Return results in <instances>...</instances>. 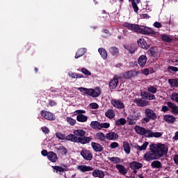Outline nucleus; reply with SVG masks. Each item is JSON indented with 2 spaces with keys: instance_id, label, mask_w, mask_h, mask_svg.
Returning <instances> with one entry per match:
<instances>
[{
  "instance_id": "obj_1",
  "label": "nucleus",
  "mask_w": 178,
  "mask_h": 178,
  "mask_svg": "<svg viewBox=\"0 0 178 178\" xmlns=\"http://www.w3.org/2000/svg\"><path fill=\"white\" fill-rule=\"evenodd\" d=\"M86 131L83 129H75L73 131V134H69L66 136L67 141H72V143H77L80 144H88L92 137H84Z\"/></svg>"
},
{
  "instance_id": "obj_2",
  "label": "nucleus",
  "mask_w": 178,
  "mask_h": 178,
  "mask_svg": "<svg viewBox=\"0 0 178 178\" xmlns=\"http://www.w3.org/2000/svg\"><path fill=\"white\" fill-rule=\"evenodd\" d=\"M123 27H126L128 30L134 31L135 33H140V34H154V29L145 26H139L134 24H129L124 22L122 24Z\"/></svg>"
},
{
  "instance_id": "obj_3",
  "label": "nucleus",
  "mask_w": 178,
  "mask_h": 178,
  "mask_svg": "<svg viewBox=\"0 0 178 178\" xmlns=\"http://www.w3.org/2000/svg\"><path fill=\"white\" fill-rule=\"evenodd\" d=\"M78 91L83 92L86 95H89L92 98H98L102 94V90L99 87L95 88H78Z\"/></svg>"
},
{
  "instance_id": "obj_4",
  "label": "nucleus",
  "mask_w": 178,
  "mask_h": 178,
  "mask_svg": "<svg viewBox=\"0 0 178 178\" xmlns=\"http://www.w3.org/2000/svg\"><path fill=\"white\" fill-rule=\"evenodd\" d=\"M143 159L146 161V162H151V161L159 159V157L152 145H150L149 146V151L144 154Z\"/></svg>"
},
{
  "instance_id": "obj_5",
  "label": "nucleus",
  "mask_w": 178,
  "mask_h": 178,
  "mask_svg": "<svg viewBox=\"0 0 178 178\" xmlns=\"http://www.w3.org/2000/svg\"><path fill=\"white\" fill-rule=\"evenodd\" d=\"M152 145L154 147V150L156 151V153L157 154L159 158H161L163 156V155H166V154H168V145L161 143L152 144Z\"/></svg>"
},
{
  "instance_id": "obj_6",
  "label": "nucleus",
  "mask_w": 178,
  "mask_h": 178,
  "mask_svg": "<svg viewBox=\"0 0 178 178\" xmlns=\"http://www.w3.org/2000/svg\"><path fill=\"white\" fill-rule=\"evenodd\" d=\"M83 113H86L84 110H76L74 112V115L76 116V120L81 123H85V122L88 120V117L84 115Z\"/></svg>"
},
{
  "instance_id": "obj_7",
  "label": "nucleus",
  "mask_w": 178,
  "mask_h": 178,
  "mask_svg": "<svg viewBox=\"0 0 178 178\" xmlns=\"http://www.w3.org/2000/svg\"><path fill=\"white\" fill-rule=\"evenodd\" d=\"M40 115L44 118V119H46V120L54 121L56 119L55 115L49 111H41Z\"/></svg>"
},
{
  "instance_id": "obj_8",
  "label": "nucleus",
  "mask_w": 178,
  "mask_h": 178,
  "mask_svg": "<svg viewBox=\"0 0 178 178\" xmlns=\"http://www.w3.org/2000/svg\"><path fill=\"white\" fill-rule=\"evenodd\" d=\"M145 115L146 118H149L150 120H156V113L151 108H146L145 110Z\"/></svg>"
},
{
  "instance_id": "obj_9",
  "label": "nucleus",
  "mask_w": 178,
  "mask_h": 178,
  "mask_svg": "<svg viewBox=\"0 0 178 178\" xmlns=\"http://www.w3.org/2000/svg\"><path fill=\"white\" fill-rule=\"evenodd\" d=\"M111 102L113 106L117 109H124V104H123V102L119 99H111Z\"/></svg>"
},
{
  "instance_id": "obj_10",
  "label": "nucleus",
  "mask_w": 178,
  "mask_h": 178,
  "mask_svg": "<svg viewBox=\"0 0 178 178\" xmlns=\"http://www.w3.org/2000/svg\"><path fill=\"white\" fill-rule=\"evenodd\" d=\"M81 155L86 161H91L92 159V153L90 150L83 149L81 151Z\"/></svg>"
},
{
  "instance_id": "obj_11",
  "label": "nucleus",
  "mask_w": 178,
  "mask_h": 178,
  "mask_svg": "<svg viewBox=\"0 0 178 178\" xmlns=\"http://www.w3.org/2000/svg\"><path fill=\"white\" fill-rule=\"evenodd\" d=\"M54 170L56 171V173L58 172L60 173V175H62L63 172H67L69 170V168H67V165H54L52 166Z\"/></svg>"
},
{
  "instance_id": "obj_12",
  "label": "nucleus",
  "mask_w": 178,
  "mask_h": 178,
  "mask_svg": "<svg viewBox=\"0 0 178 178\" xmlns=\"http://www.w3.org/2000/svg\"><path fill=\"white\" fill-rule=\"evenodd\" d=\"M77 170L81 172V173H86V172H92L94 168L91 166L86 165H80L76 167Z\"/></svg>"
},
{
  "instance_id": "obj_13",
  "label": "nucleus",
  "mask_w": 178,
  "mask_h": 178,
  "mask_svg": "<svg viewBox=\"0 0 178 178\" xmlns=\"http://www.w3.org/2000/svg\"><path fill=\"white\" fill-rule=\"evenodd\" d=\"M147 54L153 58H159L161 56V53L158 51V49L156 47H152L147 51Z\"/></svg>"
},
{
  "instance_id": "obj_14",
  "label": "nucleus",
  "mask_w": 178,
  "mask_h": 178,
  "mask_svg": "<svg viewBox=\"0 0 178 178\" xmlns=\"http://www.w3.org/2000/svg\"><path fill=\"white\" fill-rule=\"evenodd\" d=\"M106 138L111 141H115V140L119 138V135L116 132L111 131L106 134Z\"/></svg>"
},
{
  "instance_id": "obj_15",
  "label": "nucleus",
  "mask_w": 178,
  "mask_h": 178,
  "mask_svg": "<svg viewBox=\"0 0 178 178\" xmlns=\"http://www.w3.org/2000/svg\"><path fill=\"white\" fill-rule=\"evenodd\" d=\"M93 177L96 178H104L105 172L101 170L96 169L92 172Z\"/></svg>"
},
{
  "instance_id": "obj_16",
  "label": "nucleus",
  "mask_w": 178,
  "mask_h": 178,
  "mask_svg": "<svg viewBox=\"0 0 178 178\" xmlns=\"http://www.w3.org/2000/svg\"><path fill=\"white\" fill-rule=\"evenodd\" d=\"M91 147L95 150V152H102L104 151V147L99 143L93 142L91 143Z\"/></svg>"
},
{
  "instance_id": "obj_17",
  "label": "nucleus",
  "mask_w": 178,
  "mask_h": 178,
  "mask_svg": "<svg viewBox=\"0 0 178 178\" xmlns=\"http://www.w3.org/2000/svg\"><path fill=\"white\" fill-rule=\"evenodd\" d=\"M167 105L168 108L171 109V112L173 113V115H178V106L172 103V102H167Z\"/></svg>"
},
{
  "instance_id": "obj_18",
  "label": "nucleus",
  "mask_w": 178,
  "mask_h": 178,
  "mask_svg": "<svg viewBox=\"0 0 178 178\" xmlns=\"http://www.w3.org/2000/svg\"><path fill=\"white\" fill-rule=\"evenodd\" d=\"M147 56L142 55L138 59V63L140 66V67H144L147 64Z\"/></svg>"
},
{
  "instance_id": "obj_19",
  "label": "nucleus",
  "mask_w": 178,
  "mask_h": 178,
  "mask_svg": "<svg viewBox=\"0 0 178 178\" xmlns=\"http://www.w3.org/2000/svg\"><path fill=\"white\" fill-rule=\"evenodd\" d=\"M47 158L51 162L55 163L58 161V155L54 152H49L47 154Z\"/></svg>"
},
{
  "instance_id": "obj_20",
  "label": "nucleus",
  "mask_w": 178,
  "mask_h": 178,
  "mask_svg": "<svg viewBox=\"0 0 178 178\" xmlns=\"http://www.w3.org/2000/svg\"><path fill=\"white\" fill-rule=\"evenodd\" d=\"M129 168H131V169H134V170L137 169H141V168H143V163L136 161H132L129 163Z\"/></svg>"
},
{
  "instance_id": "obj_21",
  "label": "nucleus",
  "mask_w": 178,
  "mask_h": 178,
  "mask_svg": "<svg viewBox=\"0 0 178 178\" xmlns=\"http://www.w3.org/2000/svg\"><path fill=\"white\" fill-rule=\"evenodd\" d=\"M163 120H165V122L170 124L175 123V122H176V118L172 115H164Z\"/></svg>"
},
{
  "instance_id": "obj_22",
  "label": "nucleus",
  "mask_w": 178,
  "mask_h": 178,
  "mask_svg": "<svg viewBox=\"0 0 178 178\" xmlns=\"http://www.w3.org/2000/svg\"><path fill=\"white\" fill-rule=\"evenodd\" d=\"M138 74V72L136 71H128L123 74L124 79H131V77H134V76H137Z\"/></svg>"
},
{
  "instance_id": "obj_23",
  "label": "nucleus",
  "mask_w": 178,
  "mask_h": 178,
  "mask_svg": "<svg viewBox=\"0 0 178 178\" xmlns=\"http://www.w3.org/2000/svg\"><path fill=\"white\" fill-rule=\"evenodd\" d=\"M95 138L99 141H105L106 140V135L104 132H98L95 134Z\"/></svg>"
},
{
  "instance_id": "obj_24",
  "label": "nucleus",
  "mask_w": 178,
  "mask_h": 178,
  "mask_svg": "<svg viewBox=\"0 0 178 178\" xmlns=\"http://www.w3.org/2000/svg\"><path fill=\"white\" fill-rule=\"evenodd\" d=\"M119 83V79L118 78H113L109 83V88L111 90H115L116 87H118V84Z\"/></svg>"
},
{
  "instance_id": "obj_25",
  "label": "nucleus",
  "mask_w": 178,
  "mask_h": 178,
  "mask_svg": "<svg viewBox=\"0 0 178 178\" xmlns=\"http://www.w3.org/2000/svg\"><path fill=\"white\" fill-rule=\"evenodd\" d=\"M138 45L143 49H148V48H149V46L148 44H147V42H145V40L144 39H139L138 40Z\"/></svg>"
},
{
  "instance_id": "obj_26",
  "label": "nucleus",
  "mask_w": 178,
  "mask_h": 178,
  "mask_svg": "<svg viewBox=\"0 0 178 178\" xmlns=\"http://www.w3.org/2000/svg\"><path fill=\"white\" fill-rule=\"evenodd\" d=\"M134 130L137 134H139L140 136H144L145 133V128L140 127L138 125H136L134 127Z\"/></svg>"
},
{
  "instance_id": "obj_27",
  "label": "nucleus",
  "mask_w": 178,
  "mask_h": 178,
  "mask_svg": "<svg viewBox=\"0 0 178 178\" xmlns=\"http://www.w3.org/2000/svg\"><path fill=\"white\" fill-rule=\"evenodd\" d=\"M116 169H118V172L121 173V175H126L127 173V168L124 167V165H122L120 164H117L115 165Z\"/></svg>"
},
{
  "instance_id": "obj_28",
  "label": "nucleus",
  "mask_w": 178,
  "mask_h": 178,
  "mask_svg": "<svg viewBox=\"0 0 178 178\" xmlns=\"http://www.w3.org/2000/svg\"><path fill=\"white\" fill-rule=\"evenodd\" d=\"M149 144V143L148 142H145L141 146H140L138 145H135L134 148H136V149H137V151H145V149H147V147H148Z\"/></svg>"
},
{
  "instance_id": "obj_29",
  "label": "nucleus",
  "mask_w": 178,
  "mask_h": 178,
  "mask_svg": "<svg viewBox=\"0 0 178 178\" xmlns=\"http://www.w3.org/2000/svg\"><path fill=\"white\" fill-rule=\"evenodd\" d=\"M134 103L138 105V106H147L148 102L143 100V99H134Z\"/></svg>"
},
{
  "instance_id": "obj_30",
  "label": "nucleus",
  "mask_w": 178,
  "mask_h": 178,
  "mask_svg": "<svg viewBox=\"0 0 178 178\" xmlns=\"http://www.w3.org/2000/svg\"><path fill=\"white\" fill-rule=\"evenodd\" d=\"M90 127L95 130H101V122L98 121H92L90 122Z\"/></svg>"
},
{
  "instance_id": "obj_31",
  "label": "nucleus",
  "mask_w": 178,
  "mask_h": 178,
  "mask_svg": "<svg viewBox=\"0 0 178 178\" xmlns=\"http://www.w3.org/2000/svg\"><path fill=\"white\" fill-rule=\"evenodd\" d=\"M57 152L60 154V155H66L67 154V150L65 147L60 145L58 147H56Z\"/></svg>"
},
{
  "instance_id": "obj_32",
  "label": "nucleus",
  "mask_w": 178,
  "mask_h": 178,
  "mask_svg": "<svg viewBox=\"0 0 178 178\" xmlns=\"http://www.w3.org/2000/svg\"><path fill=\"white\" fill-rule=\"evenodd\" d=\"M86 52H87V49H85V48L80 49L79 50H78V51L75 54V59H79V58H80L81 56H83V55H84V54H86Z\"/></svg>"
},
{
  "instance_id": "obj_33",
  "label": "nucleus",
  "mask_w": 178,
  "mask_h": 178,
  "mask_svg": "<svg viewBox=\"0 0 178 178\" xmlns=\"http://www.w3.org/2000/svg\"><path fill=\"white\" fill-rule=\"evenodd\" d=\"M106 118H108V119H113L115 118V111L112 109H108L105 113Z\"/></svg>"
},
{
  "instance_id": "obj_34",
  "label": "nucleus",
  "mask_w": 178,
  "mask_h": 178,
  "mask_svg": "<svg viewBox=\"0 0 178 178\" xmlns=\"http://www.w3.org/2000/svg\"><path fill=\"white\" fill-rule=\"evenodd\" d=\"M98 51H99V53L101 55L102 58L106 59V58H108V53L106 52V50H105V49L99 48L98 49Z\"/></svg>"
},
{
  "instance_id": "obj_35",
  "label": "nucleus",
  "mask_w": 178,
  "mask_h": 178,
  "mask_svg": "<svg viewBox=\"0 0 178 178\" xmlns=\"http://www.w3.org/2000/svg\"><path fill=\"white\" fill-rule=\"evenodd\" d=\"M130 117L134 119V120H140V118H141V113H140V111H135L131 115H130Z\"/></svg>"
},
{
  "instance_id": "obj_36",
  "label": "nucleus",
  "mask_w": 178,
  "mask_h": 178,
  "mask_svg": "<svg viewBox=\"0 0 178 178\" xmlns=\"http://www.w3.org/2000/svg\"><path fill=\"white\" fill-rule=\"evenodd\" d=\"M127 123V121L124 118H120L115 121L116 126H124Z\"/></svg>"
},
{
  "instance_id": "obj_37",
  "label": "nucleus",
  "mask_w": 178,
  "mask_h": 178,
  "mask_svg": "<svg viewBox=\"0 0 178 178\" xmlns=\"http://www.w3.org/2000/svg\"><path fill=\"white\" fill-rule=\"evenodd\" d=\"M154 131L151 129H145V134L143 136L146 137L147 138H153Z\"/></svg>"
},
{
  "instance_id": "obj_38",
  "label": "nucleus",
  "mask_w": 178,
  "mask_h": 178,
  "mask_svg": "<svg viewBox=\"0 0 178 178\" xmlns=\"http://www.w3.org/2000/svg\"><path fill=\"white\" fill-rule=\"evenodd\" d=\"M123 148H124V152H126V154H130V145L129 144V142H124L123 143V145H122Z\"/></svg>"
},
{
  "instance_id": "obj_39",
  "label": "nucleus",
  "mask_w": 178,
  "mask_h": 178,
  "mask_svg": "<svg viewBox=\"0 0 178 178\" xmlns=\"http://www.w3.org/2000/svg\"><path fill=\"white\" fill-rule=\"evenodd\" d=\"M151 166L152 168L159 169L160 168H162V163H161V161H154L152 162Z\"/></svg>"
},
{
  "instance_id": "obj_40",
  "label": "nucleus",
  "mask_w": 178,
  "mask_h": 178,
  "mask_svg": "<svg viewBox=\"0 0 178 178\" xmlns=\"http://www.w3.org/2000/svg\"><path fill=\"white\" fill-rule=\"evenodd\" d=\"M109 51L113 56H118L119 55V49L117 47H111Z\"/></svg>"
},
{
  "instance_id": "obj_41",
  "label": "nucleus",
  "mask_w": 178,
  "mask_h": 178,
  "mask_svg": "<svg viewBox=\"0 0 178 178\" xmlns=\"http://www.w3.org/2000/svg\"><path fill=\"white\" fill-rule=\"evenodd\" d=\"M69 76L72 79H83L84 77L83 74H76L74 72L69 73Z\"/></svg>"
},
{
  "instance_id": "obj_42",
  "label": "nucleus",
  "mask_w": 178,
  "mask_h": 178,
  "mask_svg": "<svg viewBox=\"0 0 178 178\" xmlns=\"http://www.w3.org/2000/svg\"><path fill=\"white\" fill-rule=\"evenodd\" d=\"M168 83L171 87H178V79H168Z\"/></svg>"
},
{
  "instance_id": "obj_43",
  "label": "nucleus",
  "mask_w": 178,
  "mask_h": 178,
  "mask_svg": "<svg viewBox=\"0 0 178 178\" xmlns=\"http://www.w3.org/2000/svg\"><path fill=\"white\" fill-rule=\"evenodd\" d=\"M145 97L146 98V99H149V101L155 99V95H154L148 92H145Z\"/></svg>"
},
{
  "instance_id": "obj_44",
  "label": "nucleus",
  "mask_w": 178,
  "mask_h": 178,
  "mask_svg": "<svg viewBox=\"0 0 178 178\" xmlns=\"http://www.w3.org/2000/svg\"><path fill=\"white\" fill-rule=\"evenodd\" d=\"M108 159L113 162V163H120V159L119 157H108Z\"/></svg>"
},
{
  "instance_id": "obj_45",
  "label": "nucleus",
  "mask_w": 178,
  "mask_h": 178,
  "mask_svg": "<svg viewBox=\"0 0 178 178\" xmlns=\"http://www.w3.org/2000/svg\"><path fill=\"white\" fill-rule=\"evenodd\" d=\"M111 127V124L109 122H100V130H102V129H109Z\"/></svg>"
},
{
  "instance_id": "obj_46",
  "label": "nucleus",
  "mask_w": 178,
  "mask_h": 178,
  "mask_svg": "<svg viewBox=\"0 0 178 178\" xmlns=\"http://www.w3.org/2000/svg\"><path fill=\"white\" fill-rule=\"evenodd\" d=\"M136 122H137V120L133 119L131 116L127 118V123L130 126H133V125L136 124Z\"/></svg>"
},
{
  "instance_id": "obj_47",
  "label": "nucleus",
  "mask_w": 178,
  "mask_h": 178,
  "mask_svg": "<svg viewBox=\"0 0 178 178\" xmlns=\"http://www.w3.org/2000/svg\"><path fill=\"white\" fill-rule=\"evenodd\" d=\"M67 122L71 126H74V124H76V120H74V119H73V118H72L70 117H67Z\"/></svg>"
},
{
  "instance_id": "obj_48",
  "label": "nucleus",
  "mask_w": 178,
  "mask_h": 178,
  "mask_svg": "<svg viewBox=\"0 0 178 178\" xmlns=\"http://www.w3.org/2000/svg\"><path fill=\"white\" fill-rule=\"evenodd\" d=\"M170 98L172 101H175V102H178V94L174 92L171 95Z\"/></svg>"
},
{
  "instance_id": "obj_49",
  "label": "nucleus",
  "mask_w": 178,
  "mask_h": 178,
  "mask_svg": "<svg viewBox=\"0 0 178 178\" xmlns=\"http://www.w3.org/2000/svg\"><path fill=\"white\" fill-rule=\"evenodd\" d=\"M56 136L59 140H66V136L63 134L58 132L56 134Z\"/></svg>"
},
{
  "instance_id": "obj_50",
  "label": "nucleus",
  "mask_w": 178,
  "mask_h": 178,
  "mask_svg": "<svg viewBox=\"0 0 178 178\" xmlns=\"http://www.w3.org/2000/svg\"><path fill=\"white\" fill-rule=\"evenodd\" d=\"M125 49H127V51H128V52H129L130 54H134L135 49L134 48L130 47V46H124Z\"/></svg>"
},
{
  "instance_id": "obj_51",
  "label": "nucleus",
  "mask_w": 178,
  "mask_h": 178,
  "mask_svg": "<svg viewBox=\"0 0 178 178\" xmlns=\"http://www.w3.org/2000/svg\"><path fill=\"white\" fill-rule=\"evenodd\" d=\"M89 106L91 109H98V108H99V105L97 103H90Z\"/></svg>"
},
{
  "instance_id": "obj_52",
  "label": "nucleus",
  "mask_w": 178,
  "mask_h": 178,
  "mask_svg": "<svg viewBox=\"0 0 178 178\" xmlns=\"http://www.w3.org/2000/svg\"><path fill=\"white\" fill-rule=\"evenodd\" d=\"M147 91H149V92H152V94H155L156 93V88L150 86L147 88Z\"/></svg>"
},
{
  "instance_id": "obj_53",
  "label": "nucleus",
  "mask_w": 178,
  "mask_h": 178,
  "mask_svg": "<svg viewBox=\"0 0 178 178\" xmlns=\"http://www.w3.org/2000/svg\"><path fill=\"white\" fill-rule=\"evenodd\" d=\"M162 40L163 41H165L166 42H170V41H172V39L168 36V35H163L162 36Z\"/></svg>"
},
{
  "instance_id": "obj_54",
  "label": "nucleus",
  "mask_w": 178,
  "mask_h": 178,
  "mask_svg": "<svg viewBox=\"0 0 178 178\" xmlns=\"http://www.w3.org/2000/svg\"><path fill=\"white\" fill-rule=\"evenodd\" d=\"M81 72L82 73H83V74H86V76H91V72L86 68H82Z\"/></svg>"
},
{
  "instance_id": "obj_55",
  "label": "nucleus",
  "mask_w": 178,
  "mask_h": 178,
  "mask_svg": "<svg viewBox=\"0 0 178 178\" xmlns=\"http://www.w3.org/2000/svg\"><path fill=\"white\" fill-rule=\"evenodd\" d=\"M163 134L161 132H153V137L154 138H159L160 137H162Z\"/></svg>"
},
{
  "instance_id": "obj_56",
  "label": "nucleus",
  "mask_w": 178,
  "mask_h": 178,
  "mask_svg": "<svg viewBox=\"0 0 178 178\" xmlns=\"http://www.w3.org/2000/svg\"><path fill=\"white\" fill-rule=\"evenodd\" d=\"M131 3H132L133 9L134 10V12L137 13V12H138V6H137V3H136L135 1L131 2Z\"/></svg>"
},
{
  "instance_id": "obj_57",
  "label": "nucleus",
  "mask_w": 178,
  "mask_h": 178,
  "mask_svg": "<svg viewBox=\"0 0 178 178\" xmlns=\"http://www.w3.org/2000/svg\"><path fill=\"white\" fill-rule=\"evenodd\" d=\"M168 72H178L177 67L169 66L168 68Z\"/></svg>"
},
{
  "instance_id": "obj_58",
  "label": "nucleus",
  "mask_w": 178,
  "mask_h": 178,
  "mask_svg": "<svg viewBox=\"0 0 178 178\" xmlns=\"http://www.w3.org/2000/svg\"><path fill=\"white\" fill-rule=\"evenodd\" d=\"M110 147L111 148H118V147H119V143L117 142L111 143Z\"/></svg>"
},
{
  "instance_id": "obj_59",
  "label": "nucleus",
  "mask_w": 178,
  "mask_h": 178,
  "mask_svg": "<svg viewBox=\"0 0 178 178\" xmlns=\"http://www.w3.org/2000/svg\"><path fill=\"white\" fill-rule=\"evenodd\" d=\"M154 26L156 27V29H161V27H162V24L161 22H156L154 23Z\"/></svg>"
},
{
  "instance_id": "obj_60",
  "label": "nucleus",
  "mask_w": 178,
  "mask_h": 178,
  "mask_svg": "<svg viewBox=\"0 0 178 178\" xmlns=\"http://www.w3.org/2000/svg\"><path fill=\"white\" fill-rule=\"evenodd\" d=\"M141 72L143 74H145V76H148V74H149V70L147 68L142 70Z\"/></svg>"
},
{
  "instance_id": "obj_61",
  "label": "nucleus",
  "mask_w": 178,
  "mask_h": 178,
  "mask_svg": "<svg viewBox=\"0 0 178 178\" xmlns=\"http://www.w3.org/2000/svg\"><path fill=\"white\" fill-rule=\"evenodd\" d=\"M42 131L45 133V134H48V133H49V129H48L47 127H42Z\"/></svg>"
},
{
  "instance_id": "obj_62",
  "label": "nucleus",
  "mask_w": 178,
  "mask_h": 178,
  "mask_svg": "<svg viewBox=\"0 0 178 178\" xmlns=\"http://www.w3.org/2000/svg\"><path fill=\"white\" fill-rule=\"evenodd\" d=\"M168 111H169V107H168V106H163L161 108V112H168Z\"/></svg>"
},
{
  "instance_id": "obj_63",
  "label": "nucleus",
  "mask_w": 178,
  "mask_h": 178,
  "mask_svg": "<svg viewBox=\"0 0 178 178\" xmlns=\"http://www.w3.org/2000/svg\"><path fill=\"white\" fill-rule=\"evenodd\" d=\"M174 161L175 163H176V165H178V154H176L175 156H174Z\"/></svg>"
},
{
  "instance_id": "obj_64",
  "label": "nucleus",
  "mask_w": 178,
  "mask_h": 178,
  "mask_svg": "<svg viewBox=\"0 0 178 178\" xmlns=\"http://www.w3.org/2000/svg\"><path fill=\"white\" fill-rule=\"evenodd\" d=\"M140 17L142 19H149V15H148L147 14H143Z\"/></svg>"
}]
</instances>
